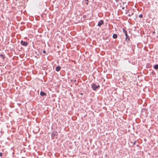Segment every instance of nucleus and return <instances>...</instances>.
<instances>
[{
  "instance_id": "f257e3e1",
  "label": "nucleus",
  "mask_w": 158,
  "mask_h": 158,
  "mask_svg": "<svg viewBox=\"0 0 158 158\" xmlns=\"http://www.w3.org/2000/svg\"><path fill=\"white\" fill-rule=\"evenodd\" d=\"M100 86L99 85H96L95 83H93L91 85V87L92 88L93 90L94 91H96L97 89H99Z\"/></svg>"
},
{
  "instance_id": "f03ea898",
  "label": "nucleus",
  "mask_w": 158,
  "mask_h": 158,
  "mask_svg": "<svg viewBox=\"0 0 158 158\" xmlns=\"http://www.w3.org/2000/svg\"><path fill=\"white\" fill-rule=\"evenodd\" d=\"M57 132L56 131H54L52 133L51 137L52 139L54 138L56 136H57Z\"/></svg>"
},
{
  "instance_id": "7ed1b4c3",
  "label": "nucleus",
  "mask_w": 158,
  "mask_h": 158,
  "mask_svg": "<svg viewBox=\"0 0 158 158\" xmlns=\"http://www.w3.org/2000/svg\"><path fill=\"white\" fill-rule=\"evenodd\" d=\"M21 44L23 46L26 47L27 46L28 44L27 42L24 41L22 40L20 42Z\"/></svg>"
},
{
  "instance_id": "20e7f679",
  "label": "nucleus",
  "mask_w": 158,
  "mask_h": 158,
  "mask_svg": "<svg viewBox=\"0 0 158 158\" xmlns=\"http://www.w3.org/2000/svg\"><path fill=\"white\" fill-rule=\"evenodd\" d=\"M104 23V21L103 20H101L98 23V26H100L101 25H103Z\"/></svg>"
},
{
  "instance_id": "39448f33",
  "label": "nucleus",
  "mask_w": 158,
  "mask_h": 158,
  "mask_svg": "<svg viewBox=\"0 0 158 158\" xmlns=\"http://www.w3.org/2000/svg\"><path fill=\"white\" fill-rule=\"evenodd\" d=\"M126 36V40L128 42L130 41V38L129 36L128 35L127 33L125 35Z\"/></svg>"
},
{
  "instance_id": "423d86ee",
  "label": "nucleus",
  "mask_w": 158,
  "mask_h": 158,
  "mask_svg": "<svg viewBox=\"0 0 158 158\" xmlns=\"http://www.w3.org/2000/svg\"><path fill=\"white\" fill-rule=\"evenodd\" d=\"M60 69H61L60 67V66H58L56 67V71L57 72H59L60 71Z\"/></svg>"
},
{
  "instance_id": "0eeeda50",
  "label": "nucleus",
  "mask_w": 158,
  "mask_h": 158,
  "mask_svg": "<svg viewBox=\"0 0 158 158\" xmlns=\"http://www.w3.org/2000/svg\"><path fill=\"white\" fill-rule=\"evenodd\" d=\"M40 95L41 96H44L46 95V93L44 92L43 91H41L40 92Z\"/></svg>"
},
{
  "instance_id": "6e6552de",
  "label": "nucleus",
  "mask_w": 158,
  "mask_h": 158,
  "mask_svg": "<svg viewBox=\"0 0 158 158\" xmlns=\"http://www.w3.org/2000/svg\"><path fill=\"white\" fill-rule=\"evenodd\" d=\"M113 38L114 39H116L117 38V35L115 34H114L113 35Z\"/></svg>"
},
{
  "instance_id": "1a4fd4ad",
  "label": "nucleus",
  "mask_w": 158,
  "mask_h": 158,
  "mask_svg": "<svg viewBox=\"0 0 158 158\" xmlns=\"http://www.w3.org/2000/svg\"><path fill=\"white\" fill-rule=\"evenodd\" d=\"M0 56L2 57V59L4 60L5 59V56H4L2 54H1L0 55Z\"/></svg>"
},
{
  "instance_id": "9d476101",
  "label": "nucleus",
  "mask_w": 158,
  "mask_h": 158,
  "mask_svg": "<svg viewBox=\"0 0 158 158\" xmlns=\"http://www.w3.org/2000/svg\"><path fill=\"white\" fill-rule=\"evenodd\" d=\"M154 68L155 69H158V64H157L154 65Z\"/></svg>"
},
{
  "instance_id": "9b49d317",
  "label": "nucleus",
  "mask_w": 158,
  "mask_h": 158,
  "mask_svg": "<svg viewBox=\"0 0 158 158\" xmlns=\"http://www.w3.org/2000/svg\"><path fill=\"white\" fill-rule=\"evenodd\" d=\"M123 32L125 33V35L127 33V31L126 30L123 28Z\"/></svg>"
},
{
  "instance_id": "f8f14e48",
  "label": "nucleus",
  "mask_w": 158,
  "mask_h": 158,
  "mask_svg": "<svg viewBox=\"0 0 158 158\" xmlns=\"http://www.w3.org/2000/svg\"><path fill=\"white\" fill-rule=\"evenodd\" d=\"M139 17L140 18H142L143 17V15L142 14H140V15H139Z\"/></svg>"
},
{
  "instance_id": "ddd939ff",
  "label": "nucleus",
  "mask_w": 158,
  "mask_h": 158,
  "mask_svg": "<svg viewBox=\"0 0 158 158\" xmlns=\"http://www.w3.org/2000/svg\"><path fill=\"white\" fill-rule=\"evenodd\" d=\"M136 140H135V141H134V142L133 143V145H135V143H136Z\"/></svg>"
},
{
  "instance_id": "4468645a",
  "label": "nucleus",
  "mask_w": 158,
  "mask_h": 158,
  "mask_svg": "<svg viewBox=\"0 0 158 158\" xmlns=\"http://www.w3.org/2000/svg\"><path fill=\"white\" fill-rule=\"evenodd\" d=\"M133 14V13H132L131 14H129L128 15V16H131V15H132Z\"/></svg>"
},
{
  "instance_id": "2eb2a0df",
  "label": "nucleus",
  "mask_w": 158,
  "mask_h": 158,
  "mask_svg": "<svg viewBox=\"0 0 158 158\" xmlns=\"http://www.w3.org/2000/svg\"><path fill=\"white\" fill-rule=\"evenodd\" d=\"M2 152H0V156H2Z\"/></svg>"
},
{
  "instance_id": "dca6fc26",
  "label": "nucleus",
  "mask_w": 158,
  "mask_h": 158,
  "mask_svg": "<svg viewBox=\"0 0 158 158\" xmlns=\"http://www.w3.org/2000/svg\"><path fill=\"white\" fill-rule=\"evenodd\" d=\"M43 52L44 53H45L46 52V51L45 50H44L43 51Z\"/></svg>"
},
{
  "instance_id": "f3484780",
  "label": "nucleus",
  "mask_w": 158,
  "mask_h": 158,
  "mask_svg": "<svg viewBox=\"0 0 158 158\" xmlns=\"http://www.w3.org/2000/svg\"><path fill=\"white\" fill-rule=\"evenodd\" d=\"M155 31H153V32H152V34H155Z\"/></svg>"
},
{
  "instance_id": "a211bd4d",
  "label": "nucleus",
  "mask_w": 158,
  "mask_h": 158,
  "mask_svg": "<svg viewBox=\"0 0 158 158\" xmlns=\"http://www.w3.org/2000/svg\"><path fill=\"white\" fill-rule=\"evenodd\" d=\"M115 0L116 1V2H118V0Z\"/></svg>"
},
{
  "instance_id": "6ab92c4d",
  "label": "nucleus",
  "mask_w": 158,
  "mask_h": 158,
  "mask_svg": "<svg viewBox=\"0 0 158 158\" xmlns=\"http://www.w3.org/2000/svg\"><path fill=\"white\" fill-rule=\"evenodd\" d=\"M86 4H88V3L87 2H86Z\"/></svg>"
},
{
  "instance_id": "aec40b11",
  "label": "nucleus",
  "mask_w": 158,
  "mask_h": 158,
  "mask_svg": "<svg viewBox=\"0 0 158 158\" xmlns=\"http://www.w3.org/2000/svg\"><path fill=\"white\" fill-rule=\"evenodd\" d=\"M86 1L88 2V0H86Z\"/></svg>"
}]
</instances>
